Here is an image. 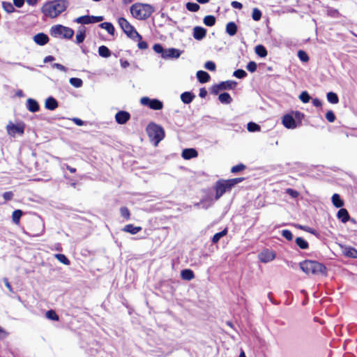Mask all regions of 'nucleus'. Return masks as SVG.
<instances>
[{
    "instance_id": "obj_1",
    "label": "nucleus",
    "mask_w": 357,
    "mask_h": 357,
    "mask_svg": "<svg viewBox=\"0 0 357 357\" xmlns=\"http://www.w3.org/2000/svg\"><path fill=\"white\" fill-rule=\"evenodd\" d=\"M67 6L65 0H54L45 3L41 8V12L46 17L54 18L65 11Z\"/></svg>"
},
{
    "instance_id": "obj_2",
    "label": "nucleus",
    "mask_w": 357,
    "mask_h": 357,
    "mask_svg": "<svg viewBox=\"0 0 357 357\" xmlns=\"http://www.w3.org/2000/svg\"><path fill=\"white\" fill-rule=\"evenodd\" d=\"M300 268L307 275H326L327 268L321 263L313 260H305L299 263Z\"/></svg>"
},
{
    "instance_id": "obj_3",
    "label": "nucleus",
    "mask_w": 357,
    "mask_h": 357,
    "mask_svg": "<svg viewBox=\"0 0 357 357\" xmlns=\"http://www.w3.org/2000/svg\"><path fill=\"white\" fill-rule=\"evenodd\" d=\"M153 12V7L147 3H136L130 7L132 15L139 20L148 19Z\"/></svg>"
},
{
    "instance_id": "obj_4",
    "label": "nucleus",
    "mask_w": 357,
    "mask_h": 357,
    "mask_svg": "<svg viewBox=\"0 0 357 357\" xmlns=\"http://www.w3.org/2000/svg\"><path fill=\"white\" fill-rule=\"evenodd\" d=\"M146 132L155 146H157L165 137V130L163 128L154 123H150L148 125Z\"/></svg>"
},
{
    "instance_id": "obj_5",
    "label": "nucleus",
    "mask_w": 357,
    "mask_h": 357,
    "mask_svg": "<svg viewBox=\"0 0 357 357\" xmlns=\"http://www.w3.org/2000/svg\"><path fill=\"white\" fill-rule=\"evenodd\" d=\"M118 23L123 31L128 38L133 40H136L137 39L141 40L142 38V36L136 31L135 27L132 26L126 18L119 17L118 20Z\"/></svg>"
},
{
    "instance_id": "obj_6",
    "label": "nucleus",
    "mask_w": 357,
    "mask_h": 357,
    "mask_svg": "<svg viewBox=\"0 0 357 357\" xmlns=\"http://www.w3.org/2000/svg\"><path fill=\"white\" fill-rule=\"evenodd\" d=\"M50 34L56 38L61 37L65 39H70L74 35V31L71 28L57 24L51 27Z\"/></svg>"
},
{
    "instance_id": "obj_7",
    "label": "nucleus",
    "mask_w": 357,
    "mask_h": 357,
    "mask_svg": "<svg viewBox=\"0 0 357 357\" xmlns=\"http://www.w3.org/2000/svg\"><path fill=\"white\" fill-rule=\"evenodd\" d=\"M215 191V200H218L225 192L231 190L232 187L229 180H219L214 186Z\"/></svg>"
},
{
    "instance_id": "obj_8",
    "label": "nucleus",
    "mask_w": 357,
    "mask_h": 357,
    "mask_svg": "<svg viewBox=\"0 0 357 357\" xmlns=\"http://www.w3.org/2000/svg\"><path fill=\"white\" fill-rule=\"evenodd\" d=\"M142 105L146 106L151 109L160 110L163 107V103L158 99H151L149 97H143L140 99Z\"/></svg>"
},
{
    "instance_id": "obj_9",
    "label": "nucleus",
    "mask_w": 357,
    "mask_h": 357,
    "mask_svg": "<svg viewBox=\"0 0 357 357\" xmlns=\"http://www.w3.org/2000/svg\"><path fill=\"white\" fill-rule=\"evenodd\" d=\"M276 254L270 249H264L258 255V258L261 262L266 264L275 259Z\"/></svg>"
},
{
    "instance_id": "obj_10",
    "label": "nucleus",
    "mask_w": 357,
    "mask_h": 357,
    "mask_svg": "<svg viewBox=\"0 0 357 357\" xmlns=\"http://www.w3.org/2000/svg\"><path fill=\"white\" fill-rule=\"evenodd\" d=\"M282 124L288 129H294L298 126L295 118L291 114H287L282 117Z\"/></svg>"
},
{
    "instance_id": "obj_11",
    "label": "nucleus",
    "mask_w": 357,
    "mask_h": 357,
    "mask_svg": "<svg viewBox=\"0 0 357 357\" xmlns=\"http://www.w3.org/2000/svg\"><path fill=\"white\" fill-rule=\"evenodd\" d=\"M6 129L8 135L11 136H15L16 133L22 135L24 132V127L23 126L14 124L12 123L7 125Z\"/></svg>"
},
{
    "instance_id": "obj_12",
    "label": "nucleus",
    "mask_w": 357,
    "mask_h": 357,
    "mask_svg": "<svg viewBox=\"0 0 357 357\" xmlns=\"http://www.w3.org/2000/svg\"><path fill=\"white\" fill-rule=\"evenodd\" d=\"M165 54L162 55V58L165 59H178L182 52L178 49L174 47L165 49Z\"/></svg>"
},
{
    "instance_id": "obj_13",
    "label": "nucleus",
    "mask_w": 357,
    "mask_h": 357,
    "mask_svg": "<svg viewBox=\"0 0 357 357\" xmlns=\"http://www.w3.org/2000/svg\"><path fill=\"white\" fill-rule=\"evenodd\" d=\"M130 119V114L126 111H119L115 115V120L119 124H125Z\"/></svg>"
},
{
    "instance_id": "obj_14",
    "label": "nucleus",
    "mask_w": 357,
    "mask_h": 357,
    "mask_svg": "<svg viewBox=\"0 0 357 357\" xmlns=\"http://www.w3.org/2000/svg\"><path fill=\"white\" fill-rule=\"evenodd\" d=\"M193 37L197 40H202L206 35V29L202 26H195L193 29Z\"/></svg>"
},
{
    "instance_id": "obj_15",
    "label": "nucleus",
    "mask_w": 357,
    "mask_h": 357,
    "mask_svg": "<svg viewBox=\"0 0 357 357\" xmlns=\"http://www.w3.org/2000/svg\"><path fill=\"white\" fill-rule=\"evenodd\" d=\"M34 42L39 45H45L49 41V37L44 33H38L33 36Z\"/></svg>"
},
{
    "instance_id": "obj_16",
    "label": "nucleus",
    "mask_w": 357,
    "mask_h": 357,
    "mask_svg": "<svg viewBox=\"0 0 357 357\" xmlns=\"http://www.w3.org/2000/svg\"><path fill=\"white\" fill-rule=\"evenodd\" d=\"M198 153L196 149L192 148L185 149L183 150L181 156L185 160H190L196 158Z\"/></svg>"
},
{
    "instance_id": "obj_17",
    "label": "nucleus",
    "mask_w": 357,
    "mask_h": 357,
    "mask_svg": "<svg viewBox=\"0 0 357 357\" xmlns=\"http://www.w3.org/2000/svg\"><path fill=\"white\" fill-rule=\"evenodd\" d=\"M26 108L31 112H37L40 109L38 102L33 98H28L26 100Z\"/></svg>"
},
{
    "instance_id": "obj_18",
    "label": "nucleus",
    "mask_w": 357,
    "mask_h": 357,
    "mask_svg": "<svg viewBox=\"0 0 357 357\" xmlns=\"http://www.w3.org/2000/svg\"><path fill=\"white\" fill-rule=\"evenodd\" d=\"M59 106L58 101L52 96L48 97L45 102V107L47 109L53 111Z\"/></svg>"
},
{
    "instance_id": "obj_19",
    "label": "nucleus",
    "mask_w": 357,
    "mask_h": 357,
    "mask_svg": "<svg viewBox=\"0 0 357 357\" xmlns=\"http://www.w3.org/2000/svg\"><path fill=\"white\" fill-rule=\"evenodd\" d=\"M195 98V95L190 91H185L181 95V100L185 104H190L192 102Z\"/></svg>"
},
{
    "instance_id": "obj_20",
    "label": "nucleus",
    "mask_w": 357,
    "mask_h": 357,
    "mask_svg": "<svg viewBox=\"0 0 357 357\" xmlns=\"http://www.w3.org/2000/svg\"><path fill=\"white\" fill-rule=\"evenodd\" d=\"M337 218L343 223H346L349 220V214L346 208H341L337 213Z\"/></svg>"
},
{
    "instance_id": "obj_21",
    "label": "nucleus",
    "mask_w": 357,
    "mask_h": 357,
    "mask_svg": "<svg viewBox=\"0 0 357 357\" xmlns=\"http://www.w3.org/2000/svg\"><path fill=\"white\" fill-rule=\"evenodd\" d=\"M210 77H210L209 74L206 71L198 70L197 72V78L198 81L202 84L206 83L207 82H208L210 79Z\"/></svg>"
},
{
    "instance_id": "obj_22",
    "label": "nucleus",
    "mask_w": 357,
    "mask_h": 357,
    "mask_svg": "<svg viewBox=\"0 0 357 357\" xmlns=\"http://www.w3.org/2000/svg\"><path fill=\"white\" fill-rule=\"evenodd\" d=\"M86 38V28L84 26H79L76 35V43L80 44L84 42Z\"/></svg>"
},
{
    "instance_id": "obj_23",
    "label": "nucleus",
    "mask_w": 357,
    "mask_h": 357,
    "mask_svg": "<svg viewBox=\"0 0 357 357\" xmlns=\"http://www.w3.org/2000/svg\"><path fill=\"white\" fill-rule=\"evenodd\" d=\"M237 85V82L232 80H227L220 82L222 91L234 89Z\"/></svg>"
},
{
    "instance_id": "obj_24",
    "label": "nucleus",
    "mask_w": 357,
    "mask_h": 357,
    "mask_svg": "<svg viewBox=\"0 0 357 357\" xmlns=\"http://www.w3.org/2000/svg\"><path fill=\"white\" fill-rule=\"evenodd\" d=\"M181 277L183 280L190 281L195 278V274L191 269L185 268L181 271Z\"/></svg>"
},
{
    "instance_id": "obj_25",
    "label": "nucleus",
    "mask_w": 357,
    "mask_h": 357,
    "mask_svg": "<svg viewBox=\"0 0 357 357\" xmlns=\"http://www.w3.org/2000/svg\"><path fill=\"white\" fill-rule=\"evenodd\" d=\"M122 230L131 234H136L142 230V227L134 226L132 224H129L126 225Z\"/></svg>"
},
{
    "instance_id": "obj_26",
    "label": "nucleus",
    "mask_w": 357,
    "mask_h": 357,
    "mask_svg": "<svg viewBox=\"0 0 357 357\" xmlns=\"http://www.w3.org/2000/svg\"><path fill=\"white\" fill-rule=\"evenodd\" d=\"M237 25L234 22H230L227 24L226 32L231 36H234L237 32Z\"/></svg>"
},
{
    "instance_id": "obj_27",
    "label": "nucleus",
    "mask_w": 357,
    "mask_h": 357,
    "mask_svg": "<svg viewBox=\"0 0 357 357\" xmlns=\"http://www.w3.org/2000/svg\"><path fill=\"white\" fill-rule=\"evenodd\" d=\"M295 243L301 250H307L309 248L308 242L302 237H296Z\"/></svg>"
},
{
    "instance_id": "obj_28",
    "label": "nucleus",
    "mask_w": 357,
    "mask_h": 357,
    "mask_svg": "<svg viewBox=\"0 0 357 357\" xmlns=\"http://www.w3.org/2000/svg\"><path fill=\"white\" fill-rule=\"evenodd\" d=\"M344 255L347 257L357 259V250L352 247H346L344 250Z\"/></svg>"
},
{
    "instance_id": "obj_29",
    "label": "nucleus",
    "mask_w": 357,
    "mask_h": 357,
    "mask_svg": "<svg viewBox=\"0 0 357 357\" xmlns=\"http://www.w3.org/2000/svg\"><path fill=\"white\" fill-rule=\"evenodd\" d=\"M333 206L336 208H341L344 205V202L341 199L340 195L335 193L331 198Z\"/></svg>"
},
{
    "instance_id": "obj_30",
    "label": "nucleus",
    "mask_w": 357,
    "mask_h": 357,
    "mask_svg": "<svg viewBox=\"0 0 357 357\" xmlns=\"http://www.w3.org/2000/svg\"><path fill=\"white\" fill-rule=\"evenodd\" d=\"M99 26L102 29H105L109 35L113 36L114 34L115 29L111 22H102L99 24Z\"/></svg>"
},
{
    "instance_id": "obj_31",
    "label": "nucleus",
    "mask_w": 357,
    "mask_h": 357,
    "mask_svg": "<svg viewBox=\"0 0 357 357\" xmlns=\"http://www.w3.org/2000/svg\"><path fill=\"white\" fill-rule=\"evenodd\" d=\"M218 100L222 104H229L232 102L231 96L227 92L220 93L218 96Z\"/></svg>"
},
{
    "instance_id": "obj_32",
    "label": "nucleus",
    "mask_w": 357,
    "mask_h": 357,
    "mask_svg": "<svg viewBox=\"0 0 357 357\" xmlns=\"http://www.w3.org/2000/svg\"><path fill=\"white\" fill-rule=\"evenodd\" d=\"M255 53L261 58L266 57L268 54V52L266 47L262 45H258L255 48Z\"/></svg>"
},
{
    "instance_id": "obj_33",
    "label": "nucleus",
    "mask_w": 357,
    "mask_h": 357,
    "mask_svg": "<svg viewBox=\"0 0 357 357\" xmlns=\"http://www.w3.org/2000/svg\"><path fill=\"white\" fill-rule=\"evenodd\" d=\"M98 54L101 57L108 58L111 56L112 52L107 47L101 45L98 47Z\"/></svg>"
},
{
    "instance_id": "obj_34",
    "label": "nucleus",
    "mask_w": 357,
    "mask_h": 357,
    "mask_svg": "<svg viewBox=\"0 0 357 357\" xmlns=\"http://www.w3.org/2000/svg\"><path fill=\"white\" fill-rule=\"evenodd\" d=\"M74 21L77 24H92L91 15L80 16V17L76 18Z\"/></svg>"
},
{
    "instance_id": "obj_35",
    "label": "nucleus",
    "mask_w": 357,
    "mask_h": 357,
    "mask_svg": "<svg viewBox=\"0 0 357 357\" xmlns=\"http://www.w3.org/2000/svg\"><path fill=\"white\" fill-rule=\"evenodd\" d=\"M327 100L332 104H337L339 102V98L337 93L330 91L326 94Z\"/></svg>"
},
{
    "instance_id": "obj_36",
    "label": "nucleus",
    "mask_w": 357,
    "mask_h": 357,
    "mask_svg": "<svg viewBox=\"0 0 357 357\" xmlns=\"http://www.w3.org/2000/svg\"><path fill=\"white\" fill-rule=\"evenodd\" d=\"M227 228H225L222 231L215 234L212 238L213 243H217L221 238L227 235Z\"/></svg>"
},
{
    "instance_id": "obj_37",
    "label": "nucleus",
    "mask_w": 357,
    "mask_h": 357,
    "mask_svg": "<svg viewBox=\"0 0 357 357\" xmlns=\"http://www.w3.org/2000/svg\"><path fill=\"white\" fill-rule=\"evenodd\" d=\"M2 8L7 13H13L15 11L14 5L10 2L2 1Z\"/></svg>"
},
{
    "instance_id": "obj_38",
    "label": "nucleus",
    "mask_w": 357,
    "mask_h": 357,
    "mask_svg": "<svg viewBox=\"0 0 357 357\" xmlns=\"http://www.w3.org/2000/svg\"><path fill=\"white\" fill-rule=\"evenodd\" d=\"M22 215H23L22 211H21L20 209L15 210L13 212V215H12V219H13V222L15 224H18L20 222V220L21 217L22 216Z\"/></svg>"
},
{
    "instance_id": "obj_39",
    "label": "nucleus",
    "mask_w": 357,
    "mask_h": 357,
    "mask_svg": "<svg viewBox=\"0 0 357 357\" xmlns=\"http://www.w3.org/2000/svg\"><path fill=\"white\" fill-rule=\"evenodd\" d=\"M204 23L207 26H212L215 23V17L213 15H206L204 18Z\"/></svg>"
},
{
    "instance_id": "obj_40",
    "label": "nucleus",
    "mask_w": 357,
    "mask_h": 357,
    "mask_svg": "<svg viewBox=\"0 0 357 357\" xmlns=\"http://www.w3.org/2000/svg\"><path fill=\"white\" fill-rule=\"evenodd\" d=\"M185 7L186 9L190 12H197L200 9L199 5L194 2H188Z\"/></svg>"
},
{
    "instance_id": "obj_41",
    "label": "nucleus",
    "mask_w": 357,
    "mask_h": 357,
    "mask_svg": "<svg viewBox=\"0 0 357 357\" xmlns=\"http://www.w3.org/2000/svg\"><path fill=\"white\" fill-rule=\"evenodd\" d=\"M70 84L75 88H80L83 85V81L80 78L71 77L69 79Z\"/></svg>"
},
{
    "instance_id": "obj_42",
    "label": "nucleus",
    "mask_w": 357,
    "mask_h": 357,
    "mask_svg": "<svg viewBox=\"0 0 357 357\" xmlns=\"http://www.w3.org/2000/svg\"><path fill=\"white\" fill-rule=\"evenodd\" d=\"M45 317L52 321H59V317L53 310H50L46 312Z\"/></svg>"
},
{
    "instance_id": "obj_43",
    "label": "nucleus",
    "mask_w": 357,
    "mask_h": 357,
    "mask_svg": "<svg viewBox=\"0 0 357 357\" xmlns=\"http://www.w3.org/2000/svg\"><path fill=\"white\" fill-rule=\"evenodd\" d=\"M247 129L249 132H258L260 131L261 127L257 123L251 121L247 124Z\"/></svg>"
},
{
    "instance_id": "obj_44",
    "label": "nucleus",
    "mask_w": 357,
    "mask_h": 357,
    "mask_svg": "<svg viewBox=\"0 0 357 357\" xmlns=\"http://www.w3.org/2000/svg\"><path fill=\"white\" fill-rule=\"evenodd\" d=\"M55 258L59 261L61 263L65 265L70 264V260L67 258V257L63 254H56L54 255Z\"/></svg>"
},
{
    "instance_id": "obj_45",
    "label": "nucleus",
    "mask_w": 357,
    "mask_h": 357,
    "mask_svg": "<svg viewBox=\"0 0 357 357\" xmlns=\"http://www.w3.org/2000/svg\"><path fill=\"white\" fill-rule=\"evenodd\" d=\"M248 75L247 73L243 69H237L233 73V76L238 79H243Z\"/></svg>"
},
{
    "instance_id": "obj_46",
    "label": "nucleus",
    "mask_w": 357,
    "mask_h": 357,
    "mask_svg": "<svg viewBox=\"0 0 357 357\" xmlns=\"http://www.w3.org/2000/svg\"><path fill=\"white\" fill-rule=\"evenodd\" d=\"M299 99L303 103H307L310 100L311 97H310V94L307 93V91H304L301 92V93L299 95Z\"/></svg>"
},
{
    "instance_id": "obj_47",
    "label": "nucleus",
    "mask_w": 357,
    "mask_h": 357,
    "mask_svg": "<svg viewBox=\"0 0 357 357\" xmlns=\"http://www.w3.org/2000/svg\"><path fill=\"white\" fill-rule=\"evenodd\" d=\"M291 114L295 118V121L298 123V125L299 126L301 123L302 119L304 118V114L299 111H296L293 112Z\"/></svg>"
},
{
    "instance_id": "obj_48",
    "label": "nucleus",
    "mask_w": 357,
    "mask_h": 357,
    "mask_svg": "<svg viewBox=\"0 0 357 357\" xmlns=\"http://www.w3.org/2000/svg\"><path fill=\"white\" fill-rule=\"evenodd\" d=\"M246 168V166L242 163L233 166L231 169V172L236 174L241 171L244 170Z\"/></svg>"
},
{
    "instance_id": "obj_49",
    "label": "nucleus",
    "mask_w": 357,
    "mask_h": 357,
    "mask_svg": "<svg viewBox=\"0 0 357 357\" xmlns=\"http://www.w3.org/2000/svg\"><path fill=\"white\" fill-rule=\"evenodd\" d=\"M298 57L303 62H307L309 61V56L303 50H299L298 52Z\"/></svg>"
},
{
    "instance_id": "obj_50",
    "label": "nucleus",
    "mask_w": 357,
    "mask_h": 357,
    "mask_svg": "<svg viewBox=\"0 0 357 357\" xmlns=\"http://www.w3.org/2000/svg\"><path fill=\"white\" fill-rule=\"evenodd\" d=\"M252 17L255 21H259L261 17V12L257 8L252 10Z\"/></svg>"
},
{
    "instance_id": "obj_51",
    "label": "nucleus",
    "mask_w": 357,
    "mask_h": 357,
    "mask_svg": "<svg viewBox=\"0 0 357 357\" xmlns=\"http://www.w3.org/2000/svg\"><path fill=\"white\" fill-rule=\"evenodd\" d=\"M282 236L287 241H292L294 236L290 230L284 229L281 231Z\"/></svg>"
},
{
    "instance_id": "obj_52",
    "label": "nucleus",
    "mask_w": 357,
    "mask_h": 357,
    "mask_svg": "<svg viewBox=\"0 0 357 357\" xmlns=\"http://www.w3.org/2000/svg\"><path fill=\"white\" fill-rule=\"evenodd\" d=\"M153 50L158 54H161V56L165 54V49L163 48L162 45L159 43H156L153 47Z\"/></svg>"
},
{
    "instance_id": "obj_53",
    "label": "nucleus",
    "mask_w": 357,
    "mask_h": 357,
    "mask_svg": "<svg viewBox=\"0 0 357 357\" xmlns=\"http://www.w3.org/2000/svg\"><path fill=\"white\" fill-rule=\"evenodd\" d=\"M257 65L256 62L252 61L248 62L246 66V69L250 73L255 72L257 70Z\"/></svg>"
},
{
    "instance_id": "obj_54",
    "label": "nucleus",
    "mask_w": 357,
    "mask_h": 357,
    "mask_svg": "<svg viewBox=\"0 0 357 357\" xmlns=\"http://www.w3.org/2000/svg\"><path fill=\"white\" fill-rule=\"evenodd\" d=\"M120 213H121V215L126 219V220H128L130 218V211L128 210V208L127 207H121L120 208Z\"/></svg>"
},
{
    "instance_id": "obj_55",
    "label": "nucleus",
    "mask_w": 357,
    "mask_h": 357,
    "mask_svg": "<svg viewBox=\"0 0 357 357\" xmlns=\"http://www.w3.org/2000/svg\"><path fill=\"white\" fill-rule=\"evenodd\" d=\"M326 119L330 123L334 122L335 120V115L334 112L332 110H328L326 113Z\"/></svg>"
},
{
    "instance_id": "obj_56",
    "label": "nucleus",
    "mask_w": 357,
    "mask_h": 357,
    "mask_svg": "<svg viewBox=\"0 0 357 357\" xmlns=\"http://www.w3.org/2000/svg\"><path fill=\"white\" fill-rule=\"evenodd\" d=\"M204 68L210 71L215 70L216 66L213 61H208L204 64Z\"/></svg>"
},
{
    "instance_id": "obj_57",
    "label": "nucleus",
    "mask_w": 357,
    "mask_h": 357,
    "mask_svg": "<svg viewBox=\"0 0 357 357\" xmlns=\"http://www.w3.org/2000/svg\"><path fill=\"white\" fill-rule=\"evenodd\" d=\"M244 179L245 178L243 177H238V178H231V179H228V180H229L231 187L234 188L238 183L243 181Z\"/></svg>"
},
{
    "instance_id": "obj_58",
    "label": "nucleus",
    "mask_w": 357,
    "mask_h": 357,
    "mask_svg": "<svg viewBox=\"0 0 357 357\" xmlns=\"http://www.w3.org/2000/svg\"><path fill=\"white\" fill-rule=\"evenodd\" d=\"M220 91H222V89H221V86H220V83L217 84H214L211 88V92L212 93H213L214 95L218 94Z\"/></svg>"
},
{
    "instance_id": "obj_59",
    "label": "nucleus",
    "mask_w": 357,
    "mask_h": 357,
    "mask_svg": "<svg viewBox=\"0 0 357 357\" xmlns=\"http://www.w3.org/2000/svg\"><path fill=\"white\" fill-rule=\"evenodd\" d=\"M286 192L292 198H296L299 195L298 191H296L294 189H291V188H287Z\"/></svg>"
},
{
    "instance_id": "obj_60",
    "label": "nucleus",
    "mask_w": 357,
    "mask_h": 357,
    "mask_svg": "<svg viewBox=\"0 0 357 357\" xmlns=\"http://www.w3.org/2000/svg\"><path fill=\"white\" fill-rule=\"evenodd\" d=\"M52 68H56L61 71H63V72H66L68 70V68L66 67H65L64 66H63L62 64H60V63H54L52 64Z\"/></svg>"
},
{
    "instance_id": "obj_61",
    "label": "nucleus",
    "mask_w": 357,
    "mask_h": 357,
    "mask_svg": "<svg viewBox=\"0 0 357 357\" xmlns=\"http://www.w3.org/2000/svg\"><path fill=\"white\" fill-rule=\"evenodd\" d=\"M137 40H139L138 44H137V47L139 49L146 50L148 48V44L146 41H143V40H142V39L141 40L137 39Z\"/></svg>"
},
{
    "instance_id": "obj_62",
    "label": "nucleus",
    "mask_w": 357,
    "mask_h": 357,
    "mask_svg": "<svg viewBox=\"0 0 357 357\" xmlns=\"http://www.w3.org/2000/svg\"><path fill=\"white\" fill-rule=\"evenodd\" d=\"M91 23L93 24V23H96V22H102L104 20V17L103 16H93V15H91Z\"/></svg>"
},
{
    "instance_id": "obj_63",
    "label": "nucleus",
    "mask_w": 357,
    "mask_h": 357,
    "mask_svg": "<svg viewBox=\"0 0 357 357\" xmlns=\"http://www.w3.org/2000/svg\"><path fill=\"white\" fill-rule=\"evenodd\" d=\"M3 282H4L5 284V286L8 288V291L10 292V293H14V291H13V289L10 284V283L9 282L8 278H3Z\"/></svg>"
},
{
    "instance_id": "obj_64",
    "label": "nucleus",
    "mask_w": 357,
    "mask_h": 357,
    "mask_svg": "<svg viewBox=\"0 0 357 357\" xmlns=\"http://www.w3.org/2000/svg\"><path fill=\"white\" fill-rule=\"evenodd\" d=\"M13 197V193L12 192H5L3 194V197L6 201L10 200Z\"/></svg>"
}]
</instances>
